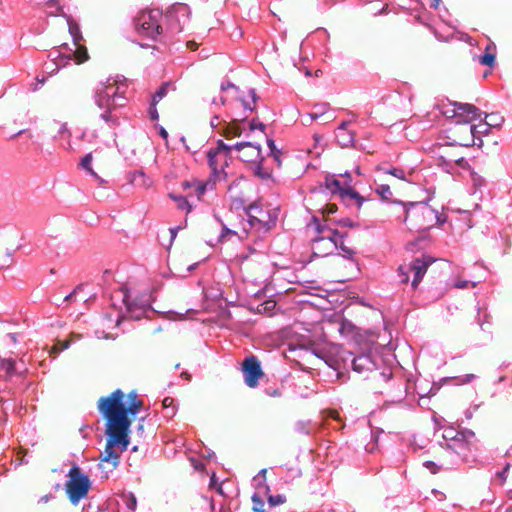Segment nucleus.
I'll return each instance as SVG.
<instances>
[{
  "mask_svg": "<svg viewBox=\"0 0 512 512\" xmlns=\"http://www.w3.org/2000/svg\"><path fill=\"white\" fill-rule=\"evenodd\" d=\"M142 407L143 401L138 398L136 391L125 395L122 390L116 389L98 399L97 408L106 420L107 435L104 451L99 456L101 469L108 468L111 471L118 467L120 455L127 450L130 443L132 420L129 415H136Z\"/></svg>",
  "mask_w": 512,
  "mask_h": 512,
  "instance_id": "nucleus-1",
  "label": "nucleus"
},
{
  "mask_svg": "<svg viewBox=\"0 0 512 512\" xmlns=\"http://www.w3.org/2000/svg\"><path fill=\"white\" fill-rule=\"evenodd\" d=\"M123 87V84L109 78L105 82H99L95 88V103L103 110L100 117L114 125L118 123V118L112 112L118 107L124 106L126 101L125 91L121 90Z\"/></svg>",
  "mask_w": 512,
  "mask_h": 512,
  "instance_id": "nucleus-2",
  "label": "nucleus"
},
{
  "mask_svg": "<svg viewBox=\"0 0 512 512\" xmlns=\"http://www.w3.org/2000/svg\"><path fill=\"white\" fill-rule=\"evenodd\" d=\"M403 210L404 223L416 232H425L441 221L438 212L425 202L409 203Z\"/></svg>",
  "mask_w": 512,
  "mask_h": 512,
  "instance_id": "nucleus-3",
  "label": "nucleus"
},
{
  "mask_svg": "<svg viewBox=\"0 0 512 512\" xmlns=\"http://www.w3.org/2000/svg\"><path fill=\"white\" fill-rule=\"evenodd\" d=\"M67 476L68 480L65 484L66 494L69 501L76 505L80 500L87 497L91 489V481L76 465L69 470Z\"/></svg>",
  "mask_w": 512,
  "mask_h": 512,
  "instance_id": "nucleus-4",
  "label": "nucleus"
},
{
  "mask_svg": "<svg viewBox=\"0 0 512 512\" xmlns=\"http://www.w3.org/2000/svg\"><path fill=\"white\" fill-rule=\"evenodd\" d=\"M161 19L162 13L158 10L141 11L134 18L135 30L140 36L156 41L163 33Z\"/></svg>",
  "mask_w": 512,
  "mask_h": 512,
  "instance_id": "nucleus-5",
  "label": "nucleus"
},
{
  "mask_svg": "<svg viewBox=\"0 0 512 512\" xmlns=\"http://www.w3.org/2000/svg\"><path fill=\"white\" fill-rule=\"evenodd\" d=\"M316 230L321 236L312 241V253L316 257H324L334 252L338 248L340 233L337 230L321 226L317 218L313 219Z\"/></svg>",
  "mask_w": 512,
  "mask_h": 512,
  "instance_id": "nucleus-6",
  "label": "nucleus"
},
{
  "mask_svg": "<svg viewBox=\"0 0 512 512\" xmlns=\"http://www.w3.org/2000/svg\"><path fill=\"white\" fill-rule=\"evenodd\" d=\"M245 211L248 217L247 224L249 228L243 226L241 230H237L224 227L221 238L226 237L228 234H233L237 235L239 239H245L248 237L249 229L256 228L258 231L263 230L265 232L271 229V226L264 218L258 217V215L254 214V212H258V214H264L263 209L257 203L250 204L245 209Z\"/></svg>",
  "mask_w": 512,
  "mask_h": 512,
  "instance_id": "nucleus-7",
  "label": "nucleus"
},
{
  "mask_svg": "<svg viewBox=\"0 0 512 512\" xmlns=\"http://www.w3.org/2000/svg\"><path fill=\"white\" fill-rule=\"evenodd\" d=\"M232 148V146L226 145L223 140H218L217 147L207 153L212 175L218 180L226 177L225 167L231 159Z\"/></svg>",
  "mask_w": 512,
  "mask_h": 512,
  "instance_id": "nucleus-8",
  "label": "nucleus"
},
{
  "mask_svg": "<svg viewBox=\"0 0 512 512\" xmlns=\"http://www.w3.org/2000/svg\"><path fill=\"white\" fill-rule=\"evenodd\" d=\"M434 260L429 256L415 258L408 266H400L398 269L399 274L402 276L401 282L407 283L409 281V272L413 273L412 287L416 289L421 282L423 275L427 272L428 267Z\"/></svg>",
  "mask_w": 512,
  "mask_h": 512,
  "instance_id": "nucleus-9",
  "label": "nucleus"
},
{
  "mask_svg": "<svg viewBox=\"0 0 512 512\" xmlns=\"http://www.w3.org/2000/svg\"><path fill=\"white\" fill-rule=\"evenodd\" d=\"M476 132V125L456 121L448 130V139L452 141V144L469 147L475 145Z\"/></svg>",
  "mask_w": 512,
  "mask_h": 512,
  "instance_id": "nucleus-10",
  "label": "nucleus"
},
{
  "mask_svg": "<svg viewBox=\"0 0 512 512\" xmlns=\"http://www.w3.org/2000/svg\"><path fill=\"white\" fill-rule=\"evenodd\" d=\"M242 371L245 383L251 388L256 387L259 379L264 376L259 360L253 355L245 358L242 364Z\"/></svg>",
  "mask_w": 512,
  "mask_h": 512,
  "instance_id": "nucleus-11",
  "label": "nucleus"
},
{
  "mask_svg": "<svg viewBox=\"0 0 512 512\" xmlns=\"http://www.w3.org/2000/svg\"><path fill=\"white\" fill-rule=\"evenodd\" d=\"M452 105L456 121H461L462 123L471 124L472 121L480 118L482 114L480 109L470 103L454 102Z\"/></svg>",
  "mask_w": 512,
  "mask_h": 512,
  "instance_id": "nucleus-12",
  "label": "nucleus"
},
{
  "mask_svg": "<svg viewBox=\"0 0 512 512\" xmlns=\"http://www.w3.org/2000/svg\"><path fill=\"white\" fill-rule=\"evenodd\" d=\"M233 148L240 152V159L246 163L254 165L263 161L259 145L251 142H239Z\"/></svg>",
  "mask_w": 512,
  "mask_h": 512,
  "instance_id": "nucleus-13",
  "label": "nucleus"
},
{
  "mask_svg": "<svg viewBox=\"0 0 512 512\" xmlns=\"http://www.w3.org/2000/svg\"><path fill=\"white\" fill-rule=\"evenodd\" d=\"M326 186L332 193H337L344 200H355L360 208L365 199L354 189L342 187L339 180L332 178L326 179Z\"/></svg>",
  "mask_w": 512,
  "mask_h": 512,
  "instance_id": "nucleus-14",
  "label": "nucleus"
},
{
  "mask_svg": "<svg viewBox=\"0 0 512 512\" xmlns=\"http://www.w3.org/2000/svg\"><path fill=\"white\" fill-rule=\"evenodd\" d=\"M170 90L175 91L176 89L172 83L165 82L159 87V89L152 96L150 107L148 110L149 117L152 121H156L159 119V114H158L156 106L160 102V100H162L165 96H167V94Z\"/></svg>",
  "mask_w": 512,
  "mask_h": 512,
  "instance_id": "nucleus-15",
  "label": "nucleus"
},
{
  "mask_svg": "<svg viewBox=\"0 0 512 512\" xmlns=\"http://www.w3.org/2000/svg\"><path fill=\"white\" fill-rule=\"evenodd\" d=\"M475 434L472 431H461L458 432L457 437H455L448 447L452 450L458 452V450L468 449L471 443V440L474 438Z\"/></svg>",
  "mask_w": 512,
  "mask_h": 512,
  "instance_id": "nucleus-16",
  "label": "nucleus"
},
{
  "mask_svg": "<svg viewBox=\"0 0 512 512\" xmlns=\"http://www.w3.org/2000/svg\"><path fill=\"white\" fill-rule=\"evenodd\" d=\"M124 303L127 307V310L131 313L139 310L140 313H143L147 307H149V299L147 296H142L139 300L136 298H131L130 294H125Z\"/></svg>",
  "mask_w": 512,
  "mask_h": 512,
  "instance_id": "nucleus-17",
  "label": "nucleus"
},
{
  "mask_svg": "<svg viewBox=\"0 0 512 512\" xmlns=\"http://www.w3.org/2000/svg\"><path fill=\"white\" fill-rule=\"evenodd\" d=\"M352 365L353 370L358 373L369 372L372 373L374 376L377 375V373L373 370L374 364L370 357L367 355H361L354 358Z\"/></svg>",
  "mask_w": 512,
  "mask_h": 512,
  "instance_id": "nucleus-18",
  "label": "nucleus"
},
{
  "mask_svg": "<svg viewBox=\"0 0 512 512\" xmlns=\"http://www.w3.org/2000/svg\"><path fill=\"white\" fill-rule=\"evenodd\" d=\"M181 141L185 145L187 151L193 154L197 153L204 146V138H199L194 134L182 137Z\"/></svg>",
  "mask_w": 512,
  "mask_h": 512,
  "instance_id": "nucleus-19",
  "label": "nucleus"
},
{
  "mask_svg": "<svg viewBox=\"0 0 512 512\" xmlns=\"http://www.w3.org/2000/svg\"><path fill=\"white\" fill-rule=\"evenodd\" d=\"M244 119H241V120H233L231 123L229 124H226L225 127H224V130H223V135L227 138V139H230V138H234V137H239L241 136L242 134V130L241 128L239 127L238 125V122L239 121H243Z\"/></svg>",
  "mask_w": 512,
  "mask_h": 512,
  "instance_id": "nucleus-20",
  "label": "nucleus"
},
{
  "mask_svg": "<svg viewBox=\"0 0 512 512\" xmlns=\"http://www.w3.org/2000/svg\"><path fill=\"white\" fill-rule=\"evenodd\" d=\"M336 138L342 147L352 146L355 141V134L352 131H344L336 134Z\"/></svg>",
  "mask_w": 512,
  "mask_h": 512,
  "instance_id": "nucleus-21",
  "label": "nucleus"
},
{
  "mask_svg": "<svg viewBox=\"0 0 512 512\" xmlns=\"http://www.w3.org/2000/svg\"><path fill=\"white\" fill-rule=\"evenodd\" d=\"M76 46V49L72 52V56L77 64L84 63L86 60H88V52L85 46L80 45L78 43H74Z\"/></svg>",
  "mask_w": 512,
  "mask_h": 512,
  "instance_id": "nucleus-22",
  "label": "nucleus"
},
{
  "mask_svg": "<svg viewBox=\"0 0 512 512\" xmlns=\"http://www.w3.org/2000/svg\"><path fill=\"white\" fill-rule=\"evenodd\" d=\"M485 118L489 120L480 124V127L485 128L484 132H488L491 127L500 126L503 122V118L497 114H485Z\"/></svg>",
  "mask_w": 512,
  "mask_h": 512,
  "instance_id": "nucleus-23",
  "label": "nucleus"
},
{
  "mask_svg": "<svg viewBox=\"0 0 512 512\" xmlns=\"http://www.w3.org/2000/svg\"><path fill=\"white\" fill-rule=\"evenodd\" d=\"M267 145L270 149V155L273 157L274 161L277 163V166L281 167L282 166V161H281L282 151L276 147L275 142L272 139L267 140Z\"/></svg>",
  "mask_w": 512,
  "mask_h": 512,
  "instance_id": "nucleus-24",
  "label": "nucleus"
},
{
  "mask_svg": "<svg viewBox=\"0 0 512 512\" xmlns=\"http://www.w3.org/2000/svg\"><path fill=\"white\" fill-rule=\"evenodd\" d=\"M0 369L3 370L8 377L16 374L15 363L10 359L0 357Z\"/></svg>",
  "mask_w": 512,
  "mask_h": 512,
  "instance_id": "nucleus-25",
  "label": "nucleus"
},
{
  "mask_svg": "<svg viewBox=\"0 0 512 512\" xmlns=\"http://www.w3.org/2000/svg\"><path fill=\"white\" fill-rule=\"evenodd\" d=\"M377 170L384 173V174H389V175H392L394 177H396L397 179L399 180H405V172L400 169V168H384L382 166H378L377 167Z\"/></svg>",
  "mask_w": 512,
  "mask_h": 512,
  "instance_id": "nucleus-26",
  "label": "nucleus"
},
{
  "mask_svg": "<svg viewBox=\"0 0 512 512\" xmlns=\"http://www.w3.org/2000/svg\"><path fill=\"white\" fill-rule=\"evenodd\" d=\"M251 500H252V510L254 512H268L264 509L265 503L259 494L254 493L252 495Z\"/></svg>",
  "mask_w": 512,
  "mask_h": 512,
  "instance_id": "nucleus-27",
  "label": "nucleus"
},
{
  "mask_svg": "<svg viewBox=\"0 0 512 512\" xmlns=\"http://www.w3.org/2000/svg\"><path fill=\"white\" fill-rule=\"evenodd\" d=\"M172 13H174L176 17H178V15H182L188 18L190 15V10L186 4L176 3L172 6Z\"/></svg>",
  "mask_w": 512,
  "mask_h": 512,
  "instance_id": "nucleus-28",
  "label": "nucleus"
},
{
  "mask_svg": "<svg viewBox=\"0 0 512 512\" xmlns=\"http://www.w3.org/2000/svg\"><path fill=\"white\" fill-rule=\"evenodd\" d=\"M490 50V46H487L486 47V51L484 53V55H482L479 59V62L482 64V65H486V66H493L494 63H495V54L489 52Z\"/></svg>",
  "mask_w": 512,
  "mask_h": 512,
  "instance_id": "nucleus-29",
  "label": "nucleus"
},
{
  "mask_svg": "<svg viewBox=\"0 0 512 512\" xmlns=\"http://www.w3.org/2000/svg\"><path fill=\"white\" fill-rule=\"evenodd\" d=\"M249 96L251 97V100H252V104L244 99H241V103L243 105V108L245 110H249V111H253L255 109V106H256V100L258 99L257 95H256V92L254 89H250L249 92H248Z\"/></svg>",
  "mask_w": 512,
  "mask_h": 512,
  "instance_id": "nucleus-30",
  "label": "nucleus"
},
{
  "mask_svg": "<svg viewBox=\"0 0 512 512\" xmlns=\"http://www.w3.org/2000/svg\"><path fill=\"white\" fill-rule=\"evenodd\" d=\"M91 162H92V154L89 153V154H87V155H85L83 157V159L81 160L80 165H81V167L83 169L88 171L91 175H93L94 177L98 178V175L94 172V170L91 167Z\"/></svg>",
  "mask_w": 512,
  "mask_h": 512,
  "instance_id": "nucleus-31",
  "label": "nucleus"
},
{
  "mask_svg": "<svg viewBox=\"0 0 512 512\" xmlns=\"http://www.w3.org/2000/svg\"><path fill=\"white\" fill-rule=\"evenodd\" d=\"M44 6L48 9V13L56 15L61 12V6L57 0H47Z\"/></svg>",
  "mask_w": 512,
  "mask_h": 512,
  "instance_id": "nucleus-32",
  "label": "nucleus"
},
{
  "mask_svg": "<svg viewBox=\"0 0 512 512\" xmlns=\"http://www.w3.org/2000/svg\"><path fill=\"white\" fill-rule=\"evenodd\" d=\"M193 184H194V188H193L194 192H195L196 196L200 199L201 196L207 190V186L209 185V183L208 182L199 181V180H193Z\"/></svg>",
  "mask_w": 512,
  "mask_h": 512,
  "instance_id": "nucleus-33",
  "label": "nucleus"
},
{
  "mask_svg": "<svg viewBox=\"0 0 512 512\" xmlns=\"http://www.w3.org/2000/svg\"><path fill=\"white\" fill-rule=\"evenodd\" d=\"M171 198L177 203V207L181 210H186L187 212H190L191 206L188 203L187 199L183 196H173L170 195Z\"/></svg>",
  "mask_w": 512,
  "mask_h": 512,
  "instance_id": "nucleus-34",
  "label": "nucleus"
},
{
  "mask_svg": "<svg viewBox=\"0 0 512 512\" xmlns=\"http://www.w3.org/2000/svg\"><path fill=\"white\" fill-rule=\"evenodd\" d=\"M376 192L382 197V199L388 200L392 197V191L390 189V186L387 184H381L377 189Z\"/></svg>",
  "mask_w": 512,
  "mask_h": 512,
  "instance_id": "nucleus-35",
  "label": "nucleus"
},
{
  "mask_svg": "<svg viewBox=\"0 0 512 512\" xmlns=\"http://www.w3.org/2000/svg\"><path fill=\"white\" fill-rule=\"evenodd\" d=\"M255 175L259 176L262 179H267L270 177V173L265 171L262 167V162L253 165Z\"/></svg>",
  "mask_w": 512,
  "mask_h": 512,
  "instance_id": "nucleus-36",
  "label": "nucleus"
},
{
  "mask_svg": "<svg viewBox=\"0 0 512 512\" xmlns=\"http://www.w3.org/2000/svg\"><path fill=\"white\" fill-rule=\"evenodd\" d=\"M285 501H286V498L283 495H276V496L270 495L268 497L269 507H275L277 505L285 503Z\"/></svg>",
  "mask_w": 512,
  "mask_h": 512,
  "instance_id": "nucleus-37",
  "label": "nucleus"
},
{
  "mask_svg": "<svg viewBox=\"0 0 512 512\" xmlns=\"http://www.w3.org/2000/svg\"><path fill=\"white\" fill-rule=\"evenodd\" d=\"M249 128L251 131H254L255 129H259L264 135H265V128H266V125L263 124L261 121H259L258 119H253L250 124H249Z\"/></svg>",
  "mask_w": 512,
  "mask_h": 512,
  "instance_id": "nucleus-38",
  "label": "nucleus"
},
{
  "mask_svg": "<svg viewBox=\"0 0 512 512\" xmlns=\"http://www.w3.org/2000/svg\"><path fill=\"white\" fill-rule=\"evenodd\" d=\"M448 161L454 162L463 168L467 165V161L464 159V157H458L457 155L453 154L448 156Z\"/></svg>",
  "mask_w": 512,
  "mask_h": 512,
  "instance_id": "nucleus-39",
  "label": "nucleus"
},
{
  "mask_svg": "<svg viewBox=\"0 0 512 512\" xmlns=\"http://www.w3.org/2000/svg\"><path fill=\"white\" fill-rule=\"evenodd\" d=\"M141 181V184L144 186H149V183H146V177L145 174L141 171L134 174V177L132 179V183H138Z\"/></svg>",
  "mask_w": 512,
  "mask_h": 512,
  "instance_id": "nucleus-40",
  "label": "nucleus"
},
{
  "mask_svg": "<svg viewBox=\"0 0 512 512\" xmlns=\"http://www.w3.org/2000/svg\"><path fill=\"white\" fill-rule=\"evenodd\" d=\"M458 431H455L454 429H446L443 433V438L445 440H449L452 442V440L457 437Z\"/></svg>",
  "mask_w": 512,
  "mask_h": 512,
  "instance_id": "nucleus-41",
  "label": "nucleus"
},
{
  "mask_svg": "<svg viewBox=\"0 0 512 512\" xmlns=\"http://www.w3.org/2000/svg\"><path fill=\"white\" fill-rule=\"evenodd\" d=\"M338 247L345 253H347L349 256H352L354 254V251L348 247H346L343 243V235L340 234Z\"/></svg>",
  "mask_w": 512,
  "mask_h": 512,
  "instance_id": "nucleus-42",
  "label": "nucleus"
},
{
  "mask_svg": "<svg viewBox=\"0 0 512 512\" xmlns=\"http://www.w3.org/2000/svg\"><path fill=\"white\" fill-rule=\"evenodd\" d=\"M336 211H337V205L336 204H332V203L326 204L322 208L323 214H328V215L329 214H334Z\"/></svg>",
  "mask_w": 512,
  "mask_h": 512,
  "instance_id": "nucleus-43",
  "label": "nucleus"
},
{
  "mask_svg": "<svg viewBox=\"0 0 512 512\" xmlns=\"http://www.w3.org/2000/svg\"><path fill=\"white\" fill-rule=\"evenodd\" d=\"M126 505L130 510H135L137 501H136V497L133 494L129 495V497L126 501Z\"/></svg>",
  "mask_w": 512,
  "mask_h": 512,
  "instance_id": "nucleus-44",
  "label": "nucleus"
},
{
  "mask_svg": "<svg viewBox=\"0 0 512 512\" xmlns=\"http://www.w3.org/2000/svg\"><path fill=\"white\" fill-rule=\"evenodd\" d=\"M509 469H510V464L508 463V464H506V466L504 467V469L502 471L497 473V477L501 479L502 484L506 480L507 472H508Z\"/></svg>",
  "mask_w": 512,
  "mask_h": 512,
  "instance_id": "nucleus-45",
  "label": "nucleus"
},
{
  "mask_svg": "<svg viewBox=\"0 0 512 512\" xmlns=\"http://www.w3.org/2000/svg\"><path fill=\"white\" fill-rule=\"evenodd\" d=\"M162 406L164 408H170L171 407L173 409V411H174L175 410L174 409V399L171 398V397L164 398L163 401H162Z\"/></svg>",
  "mask_w": 512,
  "mask_h": 512,
  "instance_id": "nucleus-46",
  "label": "nucleus"
},
{
  "mask_svg": "<svg viewBox=\"0 0 512 512\" xmlns=\"http://www.w3.org/2000/svg\"><path fill=\"white\" fill-rule=\"evenodd\" d=\"M424 466L428 468L433 474L437 473L439 470V467L432 461H426Z\"/></svg>",
  "mask_w": 512,
  "mask_h": 512,
  "instance_id": "nucleus-47",
  "label": "nucleus"
},
{
  "mask_svg": "<svg viewBox=\"0 0 512 512\" xmlns=\"http://www.w3.org/2000/svg\"><path fill=\"white\" fill-rule=\"evenodd\" d=\"M469 281L467 280H457L454 284L455 288H458V289H463V288H467L469 286Z\"/></svg>",
  "mask_w": 512,
  "mask_h": 512,
  "instance_id": "nucleus-48",
  "label": "nucleus"
},
{
  "mask_svg": "<svg viewBox=\"0 0 512 512\" xmlns=\"http://www.w3.org/2000/svg\"><path fill=\"white\" fill-rule=\"evenodd\" d=\"M276 303L274 301H266L265 303L261 304V307H263L264 311H269L275 307Z\"/></svg>",
  "mask_w": 512,
  "mask_h": 512,
  "instance_id": "nucleus-49",
  "label": "nucleus"
},
{
  "mask_svg": "<svg viewBox=\"0 0 512 512\" xmlns=\"http://www.w3.org/2000/svg\"><path fill=\"white\" fill-rule=\"evenodd\" d=\"M314 108L317 110L316 112L320 113L321 111H324L325 114L327 109L329 108V105L327 103L316 104Z\"/></svg>",
  "mask_w": 512,
  "mask_h": 512,
  "instance_id": "nucleus-50",
  "label": "nucleus"
},
{
  "mask_svg": "<svg viewBox=\"0 0 512 512\" xmlns=\"http://www.w3.org/2000/svg\"><path fill=\"white\" fill-rule=\"evenodd\" d=\"M181 186L183 187V189H191V188H194V184H193V180L192 181H183L181 183Z\"/></svg>",
  "mask_w": 512,
  "mask_h": 512,
  "instance_id": "nucleus-51",
  "label": "nucleus"
},
{
  "mask_svg": "<svg viewBox=\"0 0 512 512\" xmlns=\"http://www.w3.org/2000/svg\"><path fill=\"white\" fill-rule=\"evenodd\" d=\"M328 417L333 418L335 420H339V413L336 410H329Z\"/></svg>",
  "mask_w": 512,
  "mask_h": 512,
  "instance_id": "nucleus-52",
  "label": "nucleus"
},
{
  "mask_svg": "<svg viewBox=\"0 0 512 512\" xmlns=\"http://www.w3.org/2000/svg\"><path fill=\"white\" fill-rule=\"evenodd\" d=\"M322 115H324V111H321L320 113H318V112L310 113L309 117L311 120H315V119H318L319 117H321Z\"/></svg>",
  "mask_w": 512,
  "mask_h": 512,
  "instance_id": "nucleus-53",
  "label": "nucleus"
},
{
  "mask_svg": "<svg viewBox=\"0 0 512 512\" xmlns=\"http://www.w3.org/2000/svg\"><path fill=\"white\" fill-rule=\"evenodd\" d=\"M69 347V341L65 340L61 343V347L58 349L57 347H54L53 349L58 352L59 350L67 349Z\"/></svg>",
  "mask_w": 512,
  "mask_h": 512,
  "instance_id": "nucleus-54",
  "label": "nucleus"
},
{
  "mask_svg": "<svg viewBox=\"0 0 512 512\" xmlns=\"http://www.w3.org/2000/svg\"><path fill=\"white\" fill-rule=\"evenodd\" d=\"M347 125H348V122H347V121H343V122L340 124V126L338 127L337 133H341V131H342V132L346 131V130H347V129H346Z\"/></svg>",
  "mask_w": 512,
  "mask_h": 512,
  "instance_id": "nucleus-55",
  "label": "nucleus"
},
{
  "mask_svg": "<svg viewBox=\"0 0 512 512\" xmlns=\"http://www.w3.org/2000/svg\"><path fill=\"white\" fill-rule=\"evenodd\" d=\"M441 3V0H431L430 7L437 9Z\"/></svg>",
  "mask_w": 512,
  "mask_h": 512,
  "instance_id": "nucleus-56",
  "label": "nucleus"
},
{
  "mask_svg": "<svg viewBox=\"0 0 512 512\" xmlns=\"http://www.w3.org/2000/svg\"><path fill=\"white\" fill-rule=\"evenodd\" d=\"M159 134L162 138L164 139H167L168 138V132L163 128L161 127L160 130H159Z\"/></svg>",
  "mask_w": 512,
  "mask_h": 512,
  "instance_id": "nucleus-57",
  "label": "nucleus"
},
{
  "mask_svg": "<svg viewBox=\"0 0 512 512\" xmlns=\"http://www.w3.org/2000/svg\"><path fill=\"white\" fill-rule=\"evenodd\" d=\"M476 127H477L476 138L478 137V134H485L486 133V132H480V131H485V128L484 127H480V124L476 125Z\"/></svg>",
  "mask_w": 512,
  "mask_h": 512,
  "instance_id": "nucleus-58",
  "label": "nucleus"
},
{
  "mask_svg": "<svg viewBox=\"0 0 512 512\" xmlns=\"http://www.w3.org/2000/svg\"><path fill=\"white\" fill-rule=\"evenodd\" d=\"M342 224H343L344 226L353 227V223H352V221H351V220H349V219H345V220H343V221H342Z\"/></svg>",
  "mask_w": 512,
  "mask_h": 512,
  "instance_id": "nucleus-59",
  "label": "nucleus"
},
{
  "mask_svg": "<svg viewBox=\"0 0 512 512\" xmlns=\"http://www.w3.org/2000/svg\"><path fill=\"white\" fill-rule=\"evenodd\" d=\"M187 45L191 50H195L197 48V44L195 42H188Z\"/></svg>",
  "mask_w": 512,
  "mask_h": 512,
  "instance_id": "nucleus-60",
  "label": "nucleus"
},
{
  "mask_svg": "<svg viewBox=\"0 0 512 512\" xmlns=\"http://www.w3.org/2000/svg\"><path fill=\"white\" fill-rule=\"evenodd\" d=\"M49 498H50V496H49V495H45V496H43V497L41 498V500H42L43 502H45V503H46V502H48V501H49Z\"/></svg>",
  "mask_w": 512,
  "mask_h": 512,
  "instance_id": "nucleus-61",
  "label": "nucleus"
},
{
  "mask_svg": "<svg viewBox=\"0 0 512 512\" xmlns=\"http://www.w3.org/2000/svg\"><path fill=\"white\" fill-rule=\"evenodd\" d=\"M75 292L70 293L68 296L65 297V300H71L74 296Z\"/></svg>",
  "mask_w": 512,
  "mask_h": 512,
  "instance_id": "nucleus-62",
  "label": "nucleus"
},
{
  "mask_svg": "<svg viewBox=\"0 0 512 512\" xmlns=\"http://www.w3.org/2000/svg\"><path fill=\"white\" fill-rule=\"evenodd\" d=\"M23 132H24L23 130H20L19 132H17L16 134H14V135L12 136V138H15V137H17V136L21 135Z\"/></svg>",
  "mask_w": 512,
  "mask_h": 512,
  "instance_id": "nucleus-63",
  "label": "nucleus"
},
{
  "mask_svg": "<svg viewBox=\"0 0 512 512\" xmlns=\"http://www.w3.org/2000/svg\"><path fill=\"white\" fill-rule=\"evenodd\" d=\"M184 28H185V23H183L182 25L180 24L179 30H183Z\"/></svg>",
  "mask_w": 512,
  "mask_h": 512,
  "instance_id": "nucleus-64",
  "label": "nucleus"
}]
</instances>
